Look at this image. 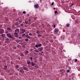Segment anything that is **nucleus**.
<instances>
[{
	"label": "nucleus",
	"mask_w": 80,
	"mask_h": 80,
	"mask_svg": "<svg viewBox=\"0 0 80 80\" xmlns=\"http://www.w3.org/2000/svg\"><path fill=\"white\" fill-rule=\"evenodd\" d=\"M59 32V30L58 28H55L54 29V33L55 34H57L58 35H59L60 34V32H59L58 34V32Z\"/></svg>",
	"instance_id": "1"
},
{
	"label": "nucleus",
	"mask_w": 80,
	"mask_h": 80,
	"mask_svg": "<svg viewBox=\"0 0 80 80\" xmlns=\"http://www.w3.org/2000/svg\"><path fill=\"white\" fill-rule=\"evenodd\" d=\"M7 37H9V38H13V36L10 33L7 34Z\"/></svg>",
	"instance_id": "2"
},
{
	"label": "nucleus",
	"mask_w": 80,
	"mask_h": 80,
	"mask_svg": "<svg viewBox=\"0 0 80 80\" xmlns=\"http://www.w3.org/2000/svg\"><path fill=\"white\" fill-rule=\"evenodd\" d=\"M19 32L20 31H19V29H16L15 31L14 34H16V35H17V34H18V33H19Z\"/></svg>",
	"instance_id": "3"
},
{
	"label": "nucleus",
	"mask_w": 80,
	"mask_h": 80,
	"mask_svg": "<svg viewBox=\"0 0 80 80\" xmlns=\"http://www.w3.org/2000/svg\"><path fill=\"white\" fill-rule=\"evenodd\" d=\"M19 69H21V70L19 69H18V71L19 72H21L22 73H25V71H23V69H21V68H19Z\"/></svg>",
	"instance_id": "4"
},
{
	"label": "nucleus",
	"mask_w": 80,
	"mask_h": 80,
	"mask_svg": "<svg viewBox=\"0 0 80 80\" xmlns=\"http://www.w3.org/2000/svg\"><path fill=\"white\" fill-rule=\"evenodd\" d=\"M40 47H42V44H41L39 43L35 45V47H36V48H38Z\"/></svg>",
	"instance_id": "5"
},
{
	"label": "nucleus",
	"mask_w": 80,
	"mask_h": 80,
	"mask_svg": "<svg viewBox=\"0 0 80 80\" xmlns=\"http://www.w3.org/2000/svg\"><path fill=\"white\" fill-rule=\"evenodd\" d=\"M4 33V30L2 29H0V33L1 34H2Z\"/></svg>",
	"instance_id": "6"
},
{
	"label": "nucleus",
	"mask_w": 80,
	"mask_h": 80,
	"mask_svg": "<svg viewBox=\"0 0 80 80\" xmlns=\"http://www.w3.org/2000/svg\"><path fill=\"white\" fill-rule=\"evenodd\" d=\"M9 42V39L8 38H7L6 39V41L5 42V43H8Z\"/></svg>",
	"instance_id": "7"
},
{
	"label": "nucleus",
	"mask_w": 80,
	"mask_h": 80,
	"mask_svg": "<svg viewBox=\"0 0 80 80\" xmlns=\"http://www.w3.org/2000/svg\"><path fill=\"white\" fill-rule=\"evenodd\" d=\"M34 7L35 8H38L39 7V6L38 4H36L34 5Z\"/></svg>",
	"instance_id": "8"
},
{
	"label": "nucleus",
	"mask_w": 80,
	"mask_h": 80,
	"mask_svg": "<svg viewBox=\"0 0 80 80\" xmlns=\"http://www.w3.org/2000/svg\"><path fill=\"white\" fill-rule=\"evenodd\" d=\"M23 70H26V71H28V68L26 67H24L23 68Z\"/></svg>",
	"instance_id": "9"
},
{
	"label": "nucleus",
	"mask_w": 80,
	"mask_h": 80,
	"mask_svg": "<svg viewBox=\"0 0 80 80\" xmlns=\"http://www.w3.org/2000/svg\"><path fill=\"white\" fill-rule=\"evenodd\" d=\"M7 29L8 31H9V32H12V29L10 28H8Z\"/></svg>",
	"instance_id": "10"
},
{
	"label": "nucleus",
	"mask_w": 80,
	"mask_h": 80,
	"mask_svg": "<svg viewBox=\"0 0 80 80\" xmlns=\"http://www.w3.org/2000/svg\"><path fill=\"white\" fill-rule=\"evenodd\" d=\"M3 69L5 70H7V66L6 65L4 66Z\"/></svg>",
	"instance_id": "11"
},
{
	"label": "nucleus",
	"mask_w": 80,
	"mask_h": 80,
	"mask_svg": "<svg viewBox=\"0 0 80 80\" xmlns=\"http://www.w3.org/2000/svg\"><path fill=\"white\" fill-rule=\"evenodd\" d=\"M38 50H39V51H40V52H41L42 50H43V48L42 47H41L38 48Z\"/></svg>",
	"instance_id": "12"
},
{
	"label": "nucleus",
	"mask_w": 80,
	"mask_h": 80,
	"mask_svg": "<svg viewBox=\"0 0 80 80\" xmlns=\"http://www.w3.org/2000/svg\"><path fill=\"white\" fill-rule=\"evenodd\" d=\"M21 30L22 31V33H23L25 32H26L25 30L24 29H21Z\"/></svg>",
	"instance_id": "13"
},
{
	"label": "nucleus",
	"mask_w": 80,
	"mask_h": 80,
	"mask_svg": "<svg viewBox=\"0 0 80 80\" xmlns=\"http://www.w3.org/2000/svg\"><path fill=\"white\" fill-rule=\"evenodd\" d=\"M64 38H65V36L62 35L61 36V40H64Z\"/></svg>",
	"instance_id": "14"
},
{
	"label": "nucleus",
	"mask_w": 80,
	"mask_h": 80,
	"mask_svg": "<svg viewBox=\"0 0 80 80\" xmlns=\"http://www.w3.org/2000/svg\"><path fill=\"white\" fill-rule=\"evenodd\" d=\"M25 55H28V51L26 50L24 52Z\"/></svg>",
	"instance_id": "15"
},
{
	"label": "nucleus",
	"mask_w": 80,
	"mask_h": 80,
	"mask_svg": "<svg viewBox=\"0 0 80 80\" xmlns=\"http://www.w3.org/2000/svg\"><path fill=\"white\" fill-rule=\"evenodd\" d=\"M27 63L28 65H30V64H31V62L29 60L27 61Z\"/></svg>",
	"instance_id": "16"
},
{
	"label": "nucleus",
	"mask_w": 80,
	"mask_h": 80,
	"mask_svg": "<svg viewBox=\"0 0 80 80\" xmlns=\"http://www.w3.org/2000/svg\"><path fill=\"white\" fill-rule=\"evenodd\" d=\"M34 52H36L37 53H38V52H39V50H38L36 49L34 50Z\"/></svg>",
	"instance_id": "17"
},
{
	"label": "nucleus",
	"mask_w": 80,
	"mask_h": 80,
	"mask_svg": "<svg viewBox=\"0 0 80 80\" xmlns=\"http://www.w3.org/2000/svg\"><path fill=\"white\" fill-rule=\"evenodd\" d=\"M26 38H28L30 39V36H29L28 35H26Z\"/></svg>",
	"instance_id": "18"
},
{
	"label": "nucleus",
	"mask_w": 80,
	"mask_h": 80,
	"mask_svg": "<svg viewBox=\"0 0 80 80\" xmlns=\"http://www.w3.org/2000/svg\"><path fill=\"white\" fill-rule=\"evenodd\" d=\"M31 64L32 66H35V65H36L35 63H33V62H31Z\"/></svg>",
	"instance_id": "19"
},
{
	"label": "nucleus",
	"mask_w": 80,
	"mask_h": 80,
	"mask_svg": "<svg viewBox=\"0 0 80 80\" xmlns=\"http://www.w3.org/2000/svg\"><path fill=\"white\" fill-rule=\"evenodd\" d=\"M20 56H21V57H24V54H23V53H20Z\"/></svg>",
	"instance_id": "20"
},
{
	"label": "nucleus",
	"mask_w": 80,
	"mask_h": 80,
	"mask_svg": "<svg viewBox=\"0 0 80 80\" xmlns=\"http://www.w3.org/2000/svg\"><path fill=\"white\" fill-rule=\"evenodd\" d=\"M66 26L67 27H69V26H70V24L67 23L66 24Z\"/></svg>",
	"instance_id": "21"
},
{
	"label": "nucleus",
	"mask_w": 80,
	"mask_h": 80,
	"mask_svg": "<svg viewBox=\"0 0 80 80\" xmlns=\"http://www.w3.org/2000/svg\"><path fill=\"white\" fill-rule=\"evenodd\" d=\"M14 37H18V34H14Z\"/></svg>",
	"instance_id": "22"
},
{
	"label": "nucleus",
	"mask_w": 80,
	"mask_h": 80,
	"mask_svg": "<svg viewBox=\"0 0 80 80\" xmlns=\"http://www.w3.org/2000/svg\"><path fill=\"white\" fill-rule=\"evenodd\" d=\"M42 37L41 35H38V38H40V37Z\"/></svg>",
	"instance_id": "23"
},
{
	"label": "nucleus",
	"mask_w": 80,
	"mask_h": 80,
	"mask_svg": "<svg viewBox=\"0 0 80 80\" xmlns=\"http://www.w3.org/2000/svg\"><path fill=\"white\" fill-rule=\"evenodd\" d=\"M16 42L17 43H19V42H20V40L19 39H17L16 40Z\"/></svg>",
	"instance_id": "24"
},
{
	"label": "nucleus",
	"mask_w": 80,
	"mask_h": 80,
	"mask_svg": "<svg viewBox=\"0 0 80 80\" xmlns=\"http://www.w3.org/2000/svg\"><path fill=\"white\" fill-rule=\"evenodd\" d=\"M19 67V66L18 65H16V68H18Z\"/></svg>",
	"instance_id": "25"
},
{
	"label": "nucleus",
	"mask_w": 80,
	"mask_h": 80,
	"mask_svg": "<svg viewBox=\"0 0 80 80\" xmlns=\"http://www.w3.org/2000/svg\"><path fill=\"white\" fill-rule=\"evenodd\" d=\"M1 37H5V35L4 34H2L1 35Z\"/></svg>",
	"instance_id": "26"
},
{
	"label": "nucleus",
	"mask_w": 80,
	"mask_h": 80,
	"mask_svg": "<svg viewBox=\"0 0 80 80\" xmlns=\"http://www.w3.org/2000/svg\"><path fill=\"white\" fill-rule=\"evenodd\" d=\"M30 59L31 60V61L32 62L33 61V58H32V57H31L30 58Z\"/></svg>",
	"instance_id": "27"
},
{
	"label": "nucleus",
	"mask_w": 80,
	"mask_h": 80,
	"mask_svg": "<svg viewBox=\"0 0 80 80\" xmlns=\"http://www.w3.org/2000/svg\"><path fill=\"white\" fill-rule=\"evenodd\" d=\"M25 41H26V42H28V39L27 38L25 39Z\"/></svg>",
	"instance_id": "28"
},
{
	"label": "nucleus",
	"mask_w": 80,
	"mask_h": 80,
	"mask_svg": "<svg viewBox=\"0 0 80 80\" xmlns=\"http://www.w3.org/2000/svg\"><path fill=\"white\" fill-rule=\"evenodd\" d=\"M36 33H37L38 34H40V32L39 31H38L36 32Z\"/></svg>",
	"instance_id": "29"
},
{
	"label": "nucleus",
	"mask_w": 80,
	"mask_h": 80,
	"mask_svg": "<svg viewBox=\"0 0 80 80\" xmlns=\"http://www.w3.org/2000/svg\"><path fill=\"white\" fill-rule=\"evenodd\" d=\"M29 36H32V33H29Z\"/></svg>",
	"instance_id": "30"
},
{
	"label": "nucleus",
	"mask_w": 80,
	"mask_h": 80,
	"mask_svg": "<svg viewBox=\"0 0 80 80\" xmlns=\"http://www.w3.org/2000/svg\"><path fill=\"white\" fill-rule=\"evenodd\" d=\"M30 52H32L33 51V49L32 48H31L30 49Z\"/></svg>",
	"instance_id": "31"
},
{
	"label": "nucleus",
	"mask_w": 80,
	"mask_h": 80,
	"mask_svg": "<svg viewBox=\"0 0 80 80\" xmlns=\"http://www.w3.org/2000/svg\"><path fill=\"white\" fill-rule=\"evenodd\" d=\"M70 70H67V72L68 73H69L70 72Z\"/></svg>",
	"instance_id": "32"
},
{
	"label": "nucleus",
	"mask_w": 80,
	"mask_h": 80,
	"mask_svg": "<svg viewBox=\"0 0 80 80\" xmlns=\"http://www.w3.org/2000/svg\"><path fill=\"white\" fill-rule=\"evenodd\" d=\"M25 23L26 24H27L28 23V22L27 21H26L25 22Z\"/></svg>",
	"instance_id": "33"
},
{
	"label": "nucleus",
	"mask_w": 80,
	"mask_h": 80,
	"mask_svg": "<svg viewBox=\"0 0 80 80\" xmlns=\"http://www.w3.org/2000/svg\"><path fill=\"white\" fill-rule=\"evenodd\" d=\"M68 69H69L70 70H71V68H70V66L68 67Z\"/></svg>",
	"instance_id": "34"
},
{
	"label": "nucleus",
	"mask_w": 80,
	"mask_h": 80,
	"mask_svg": "<svg viewBox=\"0 0 80 80\" xmlns=\"http://www.w3.org/2000/svg\"><path fill=\"white\" fill-rule=\"evenodd\" d=\"M38 66H37V65H35L34 66V67H35L36 68H38Z\"/></svg>",
	"instance_id": "35"
},
{
	"label": "nucleus",
	"mask_w": 80,
	"mask_h": 80,
	"mask_svg": "<svg viewBox=\"0 0 80 80\" xmlns=\"http://www.w3.org/2000/svg\"><path fill=\"white\" fill-rule=\"evenodd\" d=\"M22 13L23 14H25V13H26V12L25 11H23Z\"/></svg>",
	"instance_id": "36"
},
{
	"label": "nucleus",
	"mask_w": 80,
	"mask_h": 80,
	"mask_svg": "<svg viewBox=\"0 0 80 80\" xmlns=\"http://www.w3.org/2000/svg\"><path fill=\"white\" fill-rule=\"evenodd\" d=\"M53 42V41L52 40H51L50 41V42H51V43H52V42Z\"/></svg>",
	"instance_id": "37"
},
{
	"label": "nucleus",
	"mask_w": 80,
	"mask_h": 80,
	"mask_svg": "<svg viewBox=\"0 0 80 80\" xmlns=\"http://www.w3.org/2000/svg\"><path fill=\"white\" fill-rule=\"evenodd\" d=\"M22 47H23V48H25V45H23L22 46Z\"/></svg>",
	"instance_id": "38"
},
{
	"label": "nucleus",
	"mask_w": 80,
	"mask_h": 80,
	"mask_svg": "<svg viewBox=\"0 0 80 80\" xmlns=\"http://www.w3.org/2000/svg\"><path fill=\"white\" fill-rule=\"evenodd\" d=\"M54 13H55V14L57 13V11H55V12H54Z\"/></svg>",
	"instance_id": "39"
},
{
	"label": "nucleus",
	"mask_w": 80,
	"mask_h": 80,
	"mask_svg": "<svg viewBox=\"0 0 80 80\" xmlns=\"http://www.w3.org/2000/svg\"><path fill=\"white\" fill-rule=\"evenodd\" d=\"M54 4V2H53L51 4V5H53Z\"/></svg>",
	"instance_id": "40"
},
{
	"label": "nucleus",
	"mask_w": 80,
	"mask_h": 80,
	"mask_svg": "<svg viewBox=\"0 0 80 80\" xmlns=\"http://www.w3.org/2000/svg\"><path fill=\"white\" fill-rule=\"evenodd\" d=\"M24 25L23 24V23H22L21 24V26H22V27H23V26Z\"/></svg>",
	"instance_id": "41"
},
{
	"label": "nucleus",
	"mask_w": 80,
	"mask_h": 80,
	"mask_svg": "<svg viewBox=\"0 0 80 80\" xmlns=\"http://www.w3.org/2000/svg\"><path fill=\"white\" fill-rule=\"evenodd\" d=\"M25 35H25V33H24V34H22V36H25Z\"/></svg>",
	"instance_id": "42"
},
{
	"label": "nucleus",
	"mask_w": 80,
	"mask_h": 80,
	"mask_svg": "<svg viewBox=\"0 0 80 80\" xmlns=\"http://www.w3.org/2000/svg\"><path fill=\"white\" fill-rule=\"evenodd\" d=\"M75 62H77V59H76L75 60Z\"/></svg>",
	"instance_id": "43"
},
{
	"label": "nucleus",
	"mask_w": 80,
	"mask_h": 80,
	"mask_svg": "<svg viewBox=\"0 0 80 80\" xmlns=\"http://www.w3.org/2000/svg\"><path fill=\"white\" fill-rule=\"evenodd\" d=\"M18 22H19V23H22V21H21L19 20Z\"/></svg>",
	"instance_id": "44"
},
{
	"label": "nucleus",
	"mask_w": 80,
	"mask_h": 80,
	"mask_svg": "<svg viewBox=\"0 0 80 80\" xmlns=\"http://www.w3.org/2000/svg\"><path fill=\"white\" fill-rule=\"evenodd\" d=\"M53 28H55V25H53Z\"/></svg>",
	"instance_id": "45"
},
{
	"label": "nucleus",
	"mask_w": 80,
	"mask_h": 80,
	"mask_svg": "<svg viewBox=\"0 0 80 80\" xmlns=\"http://www.w3.org/2000/svg\"><path fill=\"white\" fill-rule=\"evenodd\" d=\"M28 22H30L31 21V20L29 19V20H28Z\"/></svg>",
	"instance_id": "46"
},
{
	"label": "nucleus",
	"mask_w": 80,
	"mask_h": 80,
	"mask_svg": "<svg viewBox=\"0 0 80 80\" xmlns=\"http://www.w3.org/2000/svg\"><path fill=\"white\" fill-rule=\"evenodd\" d=\"M2 26L0 25V28H2Z\"/></svg>",
	"instance_id": "47"
},
{
	"label": "nucleus",
	"mask_w": 80,
	"mask_h": 80,
	"mask_svg": "<svg viewBox=\"0 0 80 80\" xmlns=\"http://www.w3.org/2000/svg\"><path fill=\"white\" fill-rule=\"evenodd\" d=\"M11 64H13V62H11Z\"/></svg>",
	"instance_id": "48"
},
{
	"label": "nucleus",
	"mask_w": 80,
	"mask_h": 80,
	"mask_svg": "<svg viewBox=\"0 0 80 80\" xmlns=\"http://www.w3.org/2000/svg\"><path fill=\"white\" fill-rule=\"evenodd\" d=\"M33 53H34V55H36V53L34 52Z\"/></svg>",
	"instance_id": "49"
},
{
	"label": "nucleus",
	"mask_w": 80,
	"mask_h": 80,
	"mask_svg": "<svg viewBox=\"0 0 80 80\" xmlns=\"http://www.w3.org/2000/svg\"><path fill=\"white\" fill-rule=\"evenodd\" d=\"M42 27H43V28H44V27H45V26H42Z\"/></svg>",
	"instance_id": "50"
},
{
	"label": "nucleus",
	"mask_w": 80,
	"mask_h": 80,
	"mask_svg": "<svg viewBox=\"0 0 80 80\" xmlns=\"http://www.w3.org/2000/svg\"><path fill=\"white\" fill-rule=\"evenodd\" d=\"M6 20H7V21H8V19H7Z\"/></svg>",
	"instance_id": "51"
},
{
	"label": "nucleus",
	"mask_w": 80,
	"mask_h": 80,
	"mask_svg": "<svg viewBox=\"0 0 80 80\" xmlns=\"http://www.w3.org/2000/svg\"><path fill=\"white\" fill-rule=\"evenodd\" d=\"M27 15H28V16H29V14H27Z\"/></svg>",
	"instance_id": "52"
},
{
	"label": "nucleus",
	"mask_w": 80,
	"mask_h": 80,
	"mask_svg": "<svg viewBox=\"0 0 80 80\" xmlns=\"http://www.w3.org/2000/svg\"><path fill=\"white\" fill-rule=\"evenodd\" d=\"M35 63H37V61H36L35 62Z\"/></svg>",
	"instance_id": "53"
},
{
	"label": "nucleus",
	"mask_w": 80,
	"mask_h": 80,
	"mask_svg": "<svg viewBox=\"0 0 80 80\" xmlns=\"http://www.w3.org/2000/svg\"><path fill=\"white\" fill-rule=\"evenodd\" d=\"M53 9H54V10H55V8H53Z\"/></svg>",
	"instance_id": "54"
},
{
	"label": "nucleus",
	"mask_w": 80,
	"mask_h": 80,
	"mask_svg": "<svg viewBox=\"0 0 80 80\" xmlns=\"http://www.w3.org/2000/svg\"><path fill=\"white\" fill-rule=\"evenodd\" d=\"M19 38H20V37H19Z\"/></svg>",
	"instance_id": "55"
},
{
	"label": "nucleus",
	"mask_w": 80,
	"mask_h": 80,
	"mask_svg": "<svg viewBox=\"0 0 80 80\" xmlns=\"http://www.w3.org/2000/svg\"><path fill=\"white\" fill-rule=\"evenodd\" d=\"M34 49H35V48H34Z\"/></svg>",
	"instance_id": "56"
}]
</instances>
